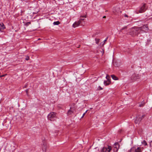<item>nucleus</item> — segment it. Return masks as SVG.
Wrapping results in <instances>:
<instances>
[{
	"label": "nucleus",
	"instance_id": "obj_1",
	"mask_svg": "<svg viewBox=\"0 0 152 152\" xmlns=\"http://www.w3.org/2000/svg\"><path fill=\"white\" fill-rule=\"evenodd\" d=\"M140 28L138 27H134L131 28L129 31L130 35L133 37L137 35L138 34L141 33L140 31Z\"/></svg>",
	"mask_w": 152,
	"mask_h": 152
},
{
	"label": "nucleus",
	"instance_id": "obj_2",
	"mask_svg": "<svg viewBox=\"0 0 152 152\" xmlns=\"http://www.w3.org/2000/svg\"><path fill=\"white\" fill-rule=\"evenodd\" d=\"M56 113L55 112H51L47 116L48 119L51 121H54L56 118Z\"/></svg>",
	"mask_w": 152,
	"mask_h": 152
},
{
	"label": "nucleus",
	"instance_id": "obj_3",
	"mask_svg": "<svg viewBox=\"0 0 152 152\" xmlns=\"http://www.w3.org/2000/svg\"><path fill=\"white\" fill-rule=\"evenodd\" d=\"M112 150L111 146L108 145L107 147H104L102 148L100 150L101 152H110Z\"/></svg>",
	"mask_w": 152,
	"mask_h": 152
},
{
	"label": "nucleus",
	"instance_id": "obj_4",
	"mask_svg": "<svg viewBox=\"0 0 152 152\" xmlns=\"http://www.w3.org/2000/svg\"><path fill=\"white\" fill-rule=\"evenodd\" d=\"M145 116V115H142V116L140 115H137L136 117V119L135 120V122L136 124L139 123L142 120V118H144Z\"/></svg>",
	"mask_w": 152,
	"mask_h": 152
},
{
	"label": "nucleus",
	"instance_id": "obj_5",
	"mask_svg": "<svg viewBox=\"0 0 152 152\" xmlns=\"http://www.w3.org/2000/svg\"><path fill=\"white\" fill-rule=\"evenodd\" d=\"M85 24L84 22H81L79 20L78 21L75 22L73 24V27L74 28H75L78 26L80 25H81L82 26H84Z\"/></svg>",
	"mask_w": 152,
	"mask_h": 152
},
{
	"label": "nucleus",
	"instance_id": "obj_6",
	"mask_svg": "<svg viewBox=\"0 0 152 152\" xmlns=\"http://www.w3.org/2000/svg\"><path fill=\"white\" fill-rule=\"evenodd\" d=\"M139 28H141L140 29V32H145L143 30L145 29V30L148 31L149 30L148 26V25H144L142 26L138 27Z\"/></svg>",
	"mask_w": 152,
	"mask_h": 152
},
{
	"label": "nucleus",
	"instance_id": "obj_7",
	"mask_svg": "<svg viewBox=\"0 0 152 152\" xmlns=\"http://www.w3.org/2000/svg\"><path fill=\"white\" fill-rule=\"evenodd\" d=\"M140 78V76L138 74H137L135 73H134L132 75L131 77V79L133 81H134L137 79Z\"/></svg>",
	"mask_w": 152,
	"mask_h": 152
},
{
	"label": "nucleus",
	"instance_id": "obj_8",
	"mask_svg": "<svg viewBox=\"0 0 152 152\" xmlns=\"http://www.w3.org/2000/svg\"><path fill=\"white\" fill-rule=\"evenodd\" d=\"M70 109L72 110L75 111L76 109L77 108V106L75 105L74 103H72L70 105Z\"/></svg>",
	"mask_w": 152,
	"mask_h": 152
},
{
	"label": "nucleus",
	"instance_id": "obj_9",
	"mask_svg": "<svg viewBox=\"0 0 152 152\" xmlns=\"http://www.w3.org/2000/svg\"><path fill=\"white\" fill-rule=\"evenodd\" d=\"M145 6V4H144L143 5L140 7L139 10V12L140 13H142L145 11L146 9Z\"/></svg>",
	"mask_w": 152,
	"mask_h": 152
},
{
	"label": "nucleus",
	"instance_id": "obj_10",
	"mask_svg": "<svg viewBox=\"0 0 152 152\" xmlns=\"http://www.w3.org/2000/svg\"><path fill=\"white\" fill-rule=\"evenodd\" d=\"M43 145L42 146V150L44 152H45L46 151L47 149V146L46 142L45 141L43 142Z\"/></svg>",
	"mask_w": 152,
	"mask_h": 152
},
{
	"label": "nucleus",
	"instance_id": "obj_11",
	"mask_svg": "<svg viewBox=\"0 0 152 152\" xmlns=\"http://www.w3.org/2000/svg\"><path fill=\"white\" fill-rule=\"evenodd\" d=\"M114 147L115 149V150L117 151L119 148V145L118 142H116L114 144Z\"/></svg>",
	"mask_w": 152,
	"mask_h": 152
},
{
	"label": "nucleus",
	"instance_id": "obj_12",
	"mask_svg": "<svg viewBox=\"0 0 152 152\" xmlns=\"http://www.w3.org/2000/svg\"><path fill=\"white\" fill-rule=\"evenodd\" d=\"M5 28V26L2 23H0V31L1 30H4Z\"/></svg>",
	"mask_w": 152,
	"mask_h": 152
},
{
	"label": "nucleus",
	"instance_id": "obj_13",
	"mask_svg": "<svg viewBox=\"0 0 152 152\" xmlns=\"http://www.w3.org/2000/svg\"><path fill=\"white\" fill-rule=\"evenodd\" d=\"M110 83V81L109 80H108L107 81H104V84L105 86L109 85Z\"/></svg>",
	"mask_w": 152,
	"mask_h": 152
},
{
	"label": "nucleus",
	"instance_id": "obj_14",
	"mask_svg": "<svg viewBox=\"0 0 152 152\" xmlns=\"http://www.w3.org/2000/svg\"><path fill=\"white\" fill-rule=\"evenodd\" d=\"M75 112L72 110L69 109L67 112V115H71L72 113H73Z\"/></svg>",
	"mask_w": 152,
	"mask_h": 152
},
{
	"label": "nucleus",
	"instance_id": "obj_15",
	"mask_svg": "<svg viewBox=\"0 0 152 152\" xmlns=\"http://www.w3.org/2000/svg\"><path fill=\"white\" fill-rule=\"evenodd\" d=\"M141 148L139 147H137L135 149V152H141Z\"/></svg>",
	"mask_w": 152,
	"mask_h": 152
},
{
	"label": "nucleus",
	"instance_id": "obj_16",
	"mask_svg": "<svg viewBox=\"0 0 152 152\" xmlns=\"http://www.w3.org/2000/svg\"><path fill=\"white\" fill-rule=\"evenodd\" d=\"M145 104V103L143 101L140 102L139 103V106L140 107H143L144 105Z\"/></svg>",
	"mask_w": 152,
	"mask_h": 152
},
{
	"label": "nucleus",
	"instance_id": "obj_17",
	"mask_svg": "<svg viewBox=\"0 0 152 152\" xmlns=\"http://www.w3.org/2000/svg\"><path fill=\"white\" fill-rule=\"evenodd\" d=\"M111 77L112 79L115 80H117L118 79V78L114 75H111Z\"/></svg>",
	"mask_w": 152,
	"mask_h": 152
},
{
	"label": "nucleus",
	"instance_id": "obj_18",
	"mask_svg": "<svg viewBox=\"0 0 152 152\" xmlns=\"http://www.w3.org/2000/svg\"><path fill=\"white\" fill-rule=\"evenodd\" d=\"M119 9V8L116 7L115 8L113 9V12L114 13H115L116 12H118V10Z\"/></svg>",
	"mask_w": 152,
	"mask_h": 152
},
{
	"label": "nucleus",
	"instance_id": "obj_19",
	"mask_svg": "<svg viewBox=\"0 0 152 152\" xmlns=\"http://www.w3.org/2000/svg\"><path fill=\"white\" fill-rule=\"evenodd\" d=\"M60 23V22L59 21H57L54 22L53 23V24L54 25H58Z\"/></svg>",
	"mask_w": 152,
	"mask_h": 152
},
{
	"label": "nucleus",
	"instance_id": "obj_20",
	"mask_svg": "<svg viewBox=\"0 0 152 152\" xmlns=\"http://www.w3.org/2000/svg\"><path fill=\"white\" fill-rule=\"evenodd\" d=\"M142 143L144 145H147V143L146 142V141L145 140H144L142 142Z\"/></svg>",
	"mask_w": 152,
	"mask_h": 152
},
{
	"label": "nucleus",
	"instance_id": "obj_21",
	"mask_svg": "<svg viewBox=\"0 0 152 152\" xmlns=\"http://www.w3.org/2000/svg\"><path fill=\"white\" fill-rule=\"evenodd\" d=\"M95 40L96 41V43L98 44V43L99 42V39H95Z\"/></svg>",
	"mask_w": 152,
	"mask_h": 152
},
{
	"label": "nucleus",
	"instance_id": "obj_22",
	"mask_svg": "<svg viewBox=\"0 0 152 152\" xmlns=\"http://www.w3.org/2000/svg\"><path fill=\"white\" fill-rule=\"evenodd\" d=\"M103 89V88L100 86H99L97 90H102Z\"/></svg>",
	"mask_w": 152,
	"mask_h": 152
},
{
	"label": "nucleus",
	"instance_id": "obj_23",
	"mask_svg": "<svg viewBox=\"0 0 152 152\" xmlns=\"http://www.w3.org/2000/svg\"><path fill=\"white\" fill-rule=\"evenodd\" d=\"M84 20V18H80V19H79V21H81V22H84L83 20Z\"/></svg>",
	"mask_w": 152,
	"mask_h": 152
},
{
	"label": "nucleus",
	"instance_id": "obj_24",
	"mask_svg": "<svg viewBox=\"0 0 152 152\" xmlns=\"http://www.w3.org/2000/svg\"><path fill=\"white\" fill-rule=\"evenodd\" d=\"M134 148V147L131 148L127 152H131L132 149H133Z\"/></svg>",
	"mask_w": 152,
	"mask_h": 152
},
{
	"label": "nucleus",
	"instance_id": "obj_25",
	"mask_svg": "<svg viewBox=\"0 0 152 152\" xmlns=\"http://www.w3.org/2000/svg\"><path fill=\"white\" fill-rule=\"evenodd\" d=\"M87 110H86V112L85 113H84L83 115V116H82V117H81V118H83V117L85 115V114L87 112Z\"/></svg>",
	"mask_w": 152,
	"mask_h": 152
},
{
	"label": "nucleus",
	"instance_id": "obj_26",
	"mask_svg": "<svg viewBox=\"0 0 152 152\" xmlns=\"http://www.w3.org/2000/svg\"><path fill=\"white\" fill-rule=\"evenodd\" d=\"M127 28V26H125L123 28H121V30H123L124 29L126 28Z\"/></svg>",
	"mask_w": 152,
	"mask_h": 152
},
{
	"label": "nucleus",
	"instance_id": "obj_27",
	"mask_svg": "<svg viewBox=\"0 0 152 152\" xmlns=\"http://www.w3.org/2000/svg\"><path fill=\"white\" fill-rule=\"evenodd\" d=\"M31 24L30 22H28L26 23V26H28L29 24Z\"/></svg>",
	"mask_w": 152,
	"mask_h": 152
},
{
	"label": "nucleus",
	"instance_id": "obj_28",
	"mask_svg": "<svg viewBox=\"0 0 152 152\" xmlns=\"http://www.w3.org/2000/svg\"><path fill=\"white\" fill-rule=\"evenodd\" d=\"M29 56H27L25 58V59L26 60H28L29 59Z\"/></svg>",
	"mask_w": 152,
	"mask_h": 152
},
{
	"label": "nucleus",
	"instance_id": "obj_29",
	"mask_svg": "<svg viewBox=\"0 0 152 152\" xmlns=\"http://www.w3.org/2000/svg\"><path fill=\"white\" fill-rule=\"evenodd\" d=\"M6 75V74L5 75H0V77H4L5 75Z\"/></svg>",
	"mask_w": 152,
	"mask_h": 152
},
{
	"label": "nucleus",
	"instance_id": "obj_30",
	"mask_svg": "<svg viewBox=\"0 0 152 152\" xmlns=\"http://www.w3.org/2000/svg\"><path fill=\"white\" fill-rule=\"evenodd\" d=\"M80 17L81 18V17H82V18H86V15H83V16H81Z\"/></svg>",
	"mask_w": 152,
	"mask_h": 152
},
{
	"label": "nucleus",
	"instance_id": "obj_31",
	"mask_svg": "<svg viewBox=\"0 0 152 152\" xmlns=\"http://www.w3.org/2000/svg\"><path fill=\"white\" fill-rule=\"evenodd\" d=\"M124 16L125 17H128V15H127L126 14H125L124 15Z\"/></svg>",
	"mask_w": 152,
	"mask_h": 152
},
{
	"label": "nucleus",
	"instance_id": "obj_32",
	"mask_svg": "<svg viewBox=\"0 0 152 152\" xmlns=\"http://www.w3.org/2000/svg\"><path fill=\"white\" fill-rule=\"evenodd\" d=\"M26 93H27V92L28 91V89H27L26 90Z\"/></svg>",
	"mask_w": 152,
	"mask_h": 152
},
{
	"label": "nucleus",
	"instance_id": "obj_33",
	"mask_svg": "<svg viewBox=\"0 0 152 152\" xmlns=\"http://www.w3.org/2000/svg\"><path fill=\"white\" fill-rule=\"evenodd\" d=\"M108 76V75H107V76H106V78L108 80H109L108 78H107V77Z\"/></svg>",
	"mask_w": 152,
	"mask_h": 152
},
{
	"label": "nucleus",
	"instance_id": "obj_34",
	"mask_svg": "<svg viewBox=\"0 0 152 152\" xmlns=\"http://www.w3.org/2000/svg\"><path fill=\"white\" fill-rule=\"evenodd\" d=\"M106 39H105L104 40V42H105L106 41Z\"/></svg>",
	"mask_w": 152,
	"mask_h": 152
},
{
	"label": "nucleus",
	"instance_id": "obj_35",
	"mask_svg": "<svg viewBox=\"0 0 152 152\" xmlns=\"http://www.w3.org/2000/svg\"><path fill=\"white\" fill-rule=\"evenodd\" d=\"M108 38V37H107L106 38V39H106V40H107V39Z\"/></svg>",
	"mask_w": 152,
	"mask_h": 152
},
{
	"label": "nucleus",
	"instance_id": "obj_36",
	"mask_svg": "<svg viewBox=\"0 0 152 152\" xmlns=\"http://www.w3.org/2000/svg\"><path fill=\"white\" fill-rule=\"evenodd\" d=\"M105 17H106V16H103V18H105Z\"/></svg>",
	"mask_w": 152,
	"mask_h": 152
}]
</instances>
